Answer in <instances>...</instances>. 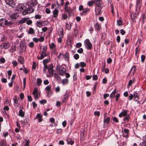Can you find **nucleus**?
I'll return each mask as SVG.
<instances>
[{"label":"nucleus","instance_id":"1","mask_svg":"<svg viewBox=\"0 0 146 146\" xmlns=\"http://www.w3.org/2000/svg\"><path fill=\"white\" fill-rule=\"evenodd\" d=\"M94 3L96 5V15L97 18V15H100V0H92V1H89L88 2V5L90 7H92L93 6Z\"/></svg>","mask_w":146,"mask_h":146},{"label":"nucleus","instance_id":"2","mask_svg":"<svg viewBox=\"0 0 146 146\" xmlns=\"http://www.w3.org/2000/svg\"><path fill=\"white\" fill-rule=\"evenodd\" d=\"M28 5L25 3L19 4L16 7V10L19 11H25L27 8Z\"/></svg>","mask_w":146,"mask_h":146},{"label":"nucleus","instance_id":"3","mask_svg":"<svg viewBox=\"0 0 146 146\" xmlns=\"http://www.w3.org/2000/svg\"><path fill=\"white\" fill-rule=\"evenodd\" d=\"M56 68L58 72L60 75L63 76L65 74L66 72V69L62 66L57 65Z\"/></svg>","mask_w":146,"mask_h":146},{"label":"nucleus","instance_id":"4","mask_svg":"<svg viewBox=\"0 0 146 146\" xmlns=\"http://www.w3.org/2000/svg\"><path fill=\"white\" fill-rule=\"evenodd\" d=\"M84 42L85 46L87 49H90L92 48V44L88 39H86L85 40Z\"/></svg>","mask_w":146,"mask_h":146},{"label":"nucleus","instance_id":"5","mask_svg":"<svg viewBox=\"0 0 146 146\" xmlns=\"http://www.w3.org/2000/svg\"><path fill=\"white\" fill-rule=\"evenodd\" d=\"M34 9L31 7H28L26 10L25 11L22 12V13L23 15H25L28 13H31L34 12Z\"/></svg>","mask_w":146,"mask_h":146},{"label":"nucleus","instance_id":"6","mask_svg":"<svg viewBox=\"0 0 146 146\" xmlns=\"http://www.w3.org/2000/svg\"><path fill=\"white\" fill-rule=\"evenodd\" d=\"M53 66H52V67H50L48 69V71L49 72V74H47L46 76L48 77H52L53 75Z\"/></svg>","mask_w":146,"mask_h":146},{"label":"nucleus","instance_id":"7","mask_svg":"<svg viewBox=\"0 0 146 146\" xmlns=\"http://www.w3.org/2000/svg\"><path fill=\"white\" fill-rule=\"evenodd\" d=\"M11 44L9 42H5L2 43L0 45L1 48L7 49L10 46Z\"/></svg>","mask_w":146,"mask_h":146},{"label":"nucleus","instance_id":"8","mask_svg":"<svg viewBox=\"0 0 146 146\" xmlns=\"http://www.w3.org/2000/svg\"><path fill=\"white\" fill-rule=\"evenodd\" d=\"M33 94L35 96V98L36 99H37L40 96V95H39V93L37 89L36 88H35L33 92Z\"/></svg>","mask_w":146,"mask_h":146},{"label":"nucleus","instance_id":"9","mask_svg":"<svg viewBox=\"0 0 146 146\" xmlns=\"http://www.w3.org/2000/svg\"><path fill=\"white\" fill-rule=\"evenodd\" d=\"M37 3V2L36 0H32L28 2V6H34L36 5Z\"/></svg>","mask_w":146,"mask_h":146},{"label":"nucleus","instance_id":"10","mask_svg":"<svg viewBox=\"0 0 146 146\" xmlns=\"http://www.w3.org/2000/svg\"><path fill=\"white\" fill-rule=\"evenodd\" d=\"M122 132L123 136L127 138L128 137L129 130L127 129H124L123 131H122Z\"/></svg>","mask_w":146,"mask_h":146},{"label":"nucleus","instance_id":"11","mask_svg":"<svg viewBox=\"0 0 146 146\" xmlns=\"http://www.w3.org/2000/svg\"><path fill=\"white\" fill-rule=\"evenodd\" d=\"M6 3L9 5L13 7L14 5V2L12 0H5Z\"/></svg>","mask_w":146,"mask_h":146},{"label":"nucleus","instance_id":"12","mask_svg":"<svg viewBox=\"0 0 146 146\" xmlns=\"http://www.w3.org/2000/svg\"><path fill=\"white\" fill-rule=\"evenodd\" d=\"M14 23V21L13 20L8 21L6 19L5 25L9 26L13 25Z\"/></svg>","mask_w":146,"mask_h":146},{"label":"nucleus","instance_id":"13","mask_svg":"<svg viewBox=\"0 0 146 146\" xmlns=\"http://www.w3.org/2000/svg\"><path fill=\"white\" fill-rule=\"evenodd\" d=\"M69 94L68 93L66 92L64 94V98L62 100V102H65L69 98Z\"/></svg>","mask_w":146,"mask_h":146},{"label":"nucleus","instance_id":"14","mask_svg":"<svg viewBox=\"0 0 146 146\" xmlns=\"http://www.w3.org/2000/svg\"><path fill=\"white\" fill-rule=\"evenodd\" d=\"M44 21H37L36 22V26L40 28L43 26L45 25V24H43L44 23Z\"/></svg>","mask_w":146,"mask_h":146},{"label":"nucleus","instance_id":"15","mask_svg":"<svg viewBox=\"0 0 146 146\" xmlns=\"http://www.w3.org/2000/svg\"><path fill=\"white\" fill-rule=\"evenodd\" d=\"M65 9L66 12L69 14L70 13L72 12V9L69 7L66 6V4L65 5Z\"/></svg>","mask_w":146,"mask_h":146},{"label":"nucleus","instance_id":"16","mask_svg":"<svg viewBox=\"0 0 146 146\" xmlns=\"http://www.w3.org/2000/svg\"><path fill=\"white\" fill-rule=\"evenodd\" d=\"M6 19L4 18H2L0 19V26L1 27L5 25Z\"/></svg>","mask_w":146,"mask_h":146},{"label":"nucleus","instance_id":"17","mask_svg":"<svg viewBox=\"0 0 146 146\" xmlns=\"http://www.w3.org/2000/svg\"><path fill=\"white\" fill-rule=\"evenodd\" d=\"M106 113L104 114V123H109L110 119L109 117H106Z\"/></svg>","mask_w":146,"mask_h":146},{"label":"nucleus","instance_id":"18","mask_svg":"<svg viewBox=\"0 0 146 146\" xmlns=\"http://www.w3.org/2000/svg\"><path fill=\"white\" fill-rule=\"evenodd\" d=\"M133 96L134 97V100L137 101L139 99V96L138 94L136 92L133 93Z\"/></svg>","mask_w":146,"mask_h":146},{"label":"nucleus","instance_id":"19","mask_svg":"<svg viewBox=\"0 0 146 146\" xmlns=\"http://www.w3.org/2000/svg\"><path fill=\"white\" fill-rule=\"evenodd\" d=\"M94 26L96 31H100V24L98 23H97L94 24Z\"/></svg>","mask_w":146,"mask_h":146},{"label":"nucleus","instance_id":"20","mask_svg":"<svg viewBox=\"0 0 146 146\" xmlns=\"http://www.w3.org/2000/svg\"><path fill=\"white\" fill-rule=\"evenodd\" d=\"M53 16L54 17H56L58 15V9L56 8H55L53 12Z\"/></svg>","mask_w":146,"mask_h":146},{"label":"nucleus","instance_id":"21","mask_svg":"<svg viewBox=\"0 0 146 146\" xmlns=\"http://www.w3.org/2000/svg\"><path fill=\"white\" fill-rule=\"evenodd\" d=\"M36 118L38 120V122H41L42 121V116L40 114H38L36 117Z\"/></svg>","mask_w":146,"mask_h":146},{"label":"nucleus","instance_id":"22","mask_svg":"<svg viewBox=\"0 0 146 146\" xmlns=\"http://www.w3.org/2000/svg\"><path fill=\"white\" fill-rule=\"evenodd\" d=\"M127 111L126 110H124L119 114V117L125 116L127 115Z\"/></svg>","mask_w":146,"mask_h":146},{"label":"nucleus","instance_id":"23","mask_svg":"<svg viewBox=\"0 0 146 146\" xmlns=\"http://www.w3.org/2000/svg\"><path fill=\"white\" fill-rule=\"evenodd\" d=\"M67 142L68 144L71 145H73L74 143V141H72L70 138H68L67 139Z\"/></svg>","mask_w":146,"mask_h":146},{"label":"nucleus","instance_id":"24","mask_svg":"<svg viewBox=\"0 0 146 146\" xmlns=\"http://www.w3.org/2000/svg\"><path fill=\"white\" fill-rule=\"evenodd\" d=\"M27 19V18H22L19 21V23L20 24H23L25 23Z\"/></svg>","mask_w":146,"mask_h":146},{"label":"nucleus","instance_id":"25","mask_svg":"<svg viewBox=\"0 0 146 146\" xmlns=\"http://www.w3.org/2000/svg\"><path fill=\"white\" fill-rule=\"evenodd\" d=\"M19 115L21 117H23L25 116V113L23 112L22 109H20L19 112Z\"/></svg>","mask_w":146,"mask_h":146},{"label":"nucleus","instance_id":"26","mask_svg":"<svg viewBox=\"0 0 146 146\" xmlns=\"http://www.w3.org/2000/svg\"><path fill=\"white\" fill-rule=\"evenodd\" d=\"M18 17V14L17 13H14L10 16V17L13 19H16Z\"/></svg>","mask_w":146,"mask_h":146},{"label":"nucleus","instance_id":"27","mask_svg":"<svg viewBox=\"0 0 146 146\" xmlns=\"http://www.w3.org/2000/svg\"><path fill=\"white\" fill-rule=\"evenodd\" d=\"M16 49V46H11V48L10 49V51L13 53L15 51Z\"/></svg>","mask_w":146,"mask_h":146},{"label":"nucleus","instance_id":"28","mask_svg":"<svg viewBox=\"0 0 146 146\" xmlns=\"http://www.w3.org/2000/svg\"><path fill=\"white\" fill-rule=\"evenodd\" d=\"M28 33L29 34H34L35 33V31L32 28L30 27L28 30Z\"/></svg>","mask_w":146,"mask_h":146},{"label":"nucleus","instance_id":"29","mask_svg":"<svg viewBox=\"0 0 146 146\" xmlns=\"http://www.w3.org/2000/svg\"><path fill=\"white\" fill-rule=\"evenodd\" d=\"M18 60L20 64H22L23 63L24 58L22 56L19 57L18 58Z\"/></svg>","mask_w":146,"mask_h":146},{"label":"nucleus","instance_id":"30","mask_svg":"<svg viewBox=\"0 0 146 146\" xmlns=\"http://www.w3.org/2000/svg\"><path fill=\"white\" fill-rule=\"evenodd\" d=\"M58 34L60 37H63V30L62 29L59 30L58 32Z\"/></svg>","mask_w":146,"mask_h":146},{"label":"nucleus","instance_id":"31","mask_svg":"<svg viewBox=\"0 0 146 146\" xmlns=\"http://www.w3.org/2000/svg\"><path fill=\"white\" fill-rule=\"evenodd\" d=\"M49 47L50 49H53L56 47V46L54 43L52 42L49 44Z\"/></svg>","mask_w":146,"mask_h":146},{"label":"nucleus","instance_id":"32","mask_svg":"<svg viewBox=\"0 0 146 146\" xmlns=\"http://www.w3.org/2000/svg\"><path fill=\"white\" fill-rule=\"evenodd\" d=\"M68 80L67 79H64L62 80V83L63 85H66L68 84Z\"/></svg>","mask_w":146,"mask_h":146},{"label":"nucleus","instance_id":"33","mask_svg":"<svg viewBox=\"0 0 146 146\" xmlns=\"http://www.w3.org/2000/svg\"><path fill=\"white\" fill-rule=\"evenodd\" d=\"M40 59H42L44 57L46 56V54L45 52H41V53L40 54Z\"/></svg>","mask_w":146,"mask_h":146},{"label":"nucleus","instance_id":"34","mask_svg":"<svg viewBox=\"0 0 146 146\" xmlns=\"http://www.w3.org/2000/svg\"><path fill=\"white\" fill-rule=\"evenodd\" d=\"M116 93V91L115 90L110 95V97L111 98H114L115 96Z\"/></svg>","mask_w":146,"mask_h":146},{"label":"nucleus","instance_id":"35","mask_svg":"<svg viewBox=\"0 0 146 146\" xmlns=\"http://www.w3.org/2000/svg\"><path fill=\"white\" fill-rule=\"evenodd\" d=\"M143 140L144 141L140 143V146H146V141L144 140L143 139Z\"/></svg>","mask_w":146,"mask_h":146},{"label":"nucleus","instance_id":"36","mask_svg":"<svg viewBox=\"0 0 146 146\" xmlns=\"http://www.w3.org/2000/svg\"><path fill=\"white\" fill-rule=\"evenodd\" d=\"M44 68L43 69V72L44 73H45L46 72V70L48 68V66L46 64L44 65Z\"/></svg>","mask_w":146,"mask_h":146},{"label":"nucleus","instance_id":"37","mask_svg":"<svg viewBox=\"0 0 146 146\" xmlns=\"http://www.w3.org/2000/svg\"><path fill=\"white\" fill-rule=\"evenodd\" d=\"M71 25L70 23L69 24L66 23V27L68 30H70L71 28Z\"/></svg>","mask_w":146,"mask_h":146},{"label":"nucleus","instance_id":"38","mask_svg":"<svg viewBox=\"0 0 146 146\" xmlns=\"http://www.w3.org/2000/svg\"><path fill=\"white\" fill-rule=\"evenodd\" d=\"M135 71V66H133L131 69L130 73L132 72L133 74L134 73Z\"/></svg>","mask_w":146,"mask_h":146},{"label":"nucleus","instance_id":"39","mask_svg":"<svg viewBox=\"0 0 146 146\" xmlns=\"http://www.w3.org/2000/svg\"><path fill=\"white\" fill-rule=\"evenodd\" d=\"M117 25L120 26L122 25V21L121 19H119L117 21Z\"/></svg>","mask_w":146,"mask_h":146},{"label":"nucleus","instance_id":"40","mask_svg":"<svg viewBox=\"0 0 146 146\" xmlns=\"http://www.w3.org/2000/svg\"><path fill=\"white\" fill-rule=\"evenodd\" d=\"M54 76L55 78H57L58 80H60V76L58 74H54Z\"/></svg>","mask_w":146,"mask_h":146},{"label":"nucleus","instance_id":"41","mask_svg":"<svg viewBox=\"0 0 146 146\" xmlns=\"http://www.w3.org/2000/svg\"><path fill=\"white\" fill-rule=\"evenodd\" d=\"M42 82V80L40 78H37V84L38 86L40 85L41 83Z\"/></svg>","mask_w":146,"mask_h":146},{"label":"nucleus","instance_id":"42","mask_svg":"<svg viewBox=\"0 0 146 146\" xmlns=\"http://www.w3.org/2000/svg\"><path fill=\"white\" fill-rule=\"evenodd\" d=\"M47 47L45 46H42V52H45L46 51Z\"/></svg>","mask_w":146,"mask_h":146},{"label":"nucleus","instance_id":"43","mask_svg":"<svg viewBox=\"0 0 146 146\" xmlns=\"http://www.w3.org/2000/svg\"><path fill=\"white\" fill-rule=\"evenodd\" d=\"M77 29V27H76V28L74 29V32L75 36H76L77 34L78 33V31Z\"/></svg>","mask_w":146,"mask_h":146},{"label":"nucleus","instance_id":"44","mask_svg":"<svg viewBox=\"0 0 146 146\" xmlns=\"http://www.w3.org/2000/svg\"><path fill=\"white\" fill-rule=\"evenodd\" d=\"M28 46L30 47H33L34 46V42H31L29 43L28 44Z\"/></svg>","mask_w":146,"mask_h":146},{"label":"nucleus","instance_id":"45","mask_svg":"<svg viewBox=\"0 0 146 146\" xmlns=\"http://www.w3.org/2000/svg\"><path fill=\"white\" fill-rule=\"evenodd\" d=\"M74 57L75 59L77 60L79 58V56L78 54H76L74 56Z\"/></svg>","mask_w":146,"mask_h":146},{"label":"nucleus","instance_id":"46","mask_svg":"<svg viewBox=\"0 0 146 146\" xmlns=\"http://www.w3.org/2000/svg\"><path fill=\"white\" fill-rule=\"evenodd\" d=\"M83 50L82 48H80L77 50L78 52L80 54L82 53L83 52Z\"/></svg>","mask_w":146,"mask_h":146},{"label":"nucleus","instance_id":"47","mask_svg":"<svg viewBox=\"0 0 146 146\" xmlns=\"http://www.w3.org/2000/svg\"><path fill=\"white\" fill-rule=\"evenodd\" d=\"M64 57L65 58H69V53L68 52H66L65 54L63 55Z\"/></svg>","mask_w":146,"mask_h":146},{"label":"nucleus","instance_id":"48","mask_svg":"<svg viewBox=\"0 0 146 146\" xmlns=\"http://www.w3.org/2000/svg\"><path fill=\"white\" fill-rule=\"evenodd\" d=\"M145 58V56L144 55H142L141 56V61L142 62H144Z\"/></svg>","mask_w":146,"mask_h":146},{"label":"nucleus","instance_id":"49","mask_svg":"<svg viewBox=\"0 0 146 146\" xmlns=\"http://www.w3.org/2000/svg\"><path fill=\"white\" fill-rule=\"evenodd\" d=\"M40 103L41 104H44L46 103V101L45 100H43L39 101Z\"/></svg>","mask_w":146,"mask_h":146},{"label":"nucleus","instance_id":"50","mask_svg":"<svg viewBox=\"0 0 146 146\" xmlns=\"http://www.w3.org/2000/svg\"><path fill=\"white\" fill-rule=\"evenodd\" d=\"M48 61L49 60L48 59H44L42 61L44 65L46 64V63L48 62Z\"/></svg>","mask_w":146,"mask_h":146},{"label":"nucleus","instance_id":"51","mask_svg":"<svg viewBox=\"0 0 146 146\" xmlns=\"http://www.w3.org/2000/svg\"><path fill=\"white\" fill-rule=\"evenodd\" d=\"M107 82V80L106 78H104L102 80V83L103 84H106Z\"/></svg>","mask_w":146,"mask_h":146},{"label":"nucleus","instance_id":"52","mask_svg":"<svg viewBox=\"0 0 146 146\" xmlns=\"http://www.w3.org/2000/svg\"><path fill=\"white\" fill-rule=\"evenodd\" d=\"M26 78H24L23 79V85L24 88H25L26 85Z\"/></svg>","mask_w":146,"mask_h":146},{"label":"nucleus","instance_id":"53","mask_svg":"<svg viewBox=\"0 0 146 146\" xmlns=\"http://www.w3.org/2000/svg\"><path fill=\"white\" fill-rule=\"evenodd\" d=\"M19 96H20V99L21 100H23V99L24 97V94L23 93H21L20 94Z\"/></svg>","mask_w":146,"mask_h":146},{"label":"nucleus","instance_id":"54","mask_svg":"<svg viewBox=\"0 0 146 146\" xmlns=\"http://www.w3.org/2000/svg\"><path fill=\"white\" fill-rule=\"evenodd\" d=\"M102 72H104L106 74H107L109 73V69L108 68H106L104 69V71H102Z\"/></svg>","mask_w":146,"mask_h":146},{"label":"nucleus","instance_id":"55","mask_svg":"<svg viewBox=\"0 0 146 146\" xmlns=\"http://www.w3.org/2000/svg\"><path fill=\"white\" fill-rule=\"evenodd\" d=\"M0 62L1 63H4L5 62V59L3 58H2L0 59Z\"/></svg>","mask_w":146,"mask_h":146},{"label":"nucleus","instance_id":"56","mask_svg":"<svg viewBox=\"0 0 146 146\" xmlns=\"http://www.w3.org/2000/svg\"><path fill=\"white\" fill-rule=\"evenodd\" d=\"M28 98V100L29 102H31L32 101V98L30 96H27Z\"/></svg>","mask_w":146,"mask_h":146},{"label":"nucleus","instance_id":"57","mask_svg":"<svg viewBox=\"0 0 146 146\" xmlns=\"http://www.w3.org/2000/svg\"><path fill=\"white\" fill-rule=\"evenodd\" d=\"M41 17V16L38 15H38H36L35 16V18L36 19H40Z\"/></svg>","mask_w":146,"mask_h":146},{"label":"nucleus","instance_id":"58","mask_svg":"<svg viewBox=\"0 0 146 146\" xmlns=\"http://www.w3.org/2000/svg\"><path fill=\"white\" fill-rule=\"evenodd\" d=\"M13 100H14V103H15V104L17 103H18V100L17 99L16 97L15 96L14 97V98H13Z\"/></svg>","mask_w":146,"mask_h":146},{"label":"nucleus","instance_id":"59","mask_svg":"<svg viewBox=\"0 0 146 146\" xmlns=\"http://www.w3.org/2000/svg\"><path fill=\"white\" fill-rule=\"evenodd\" d=\"M32 23V21L31 20H29L27 21V24L28 25H30Z\"/></svg>","mask_w":146,"mask_h":146},{"label":"nucleus","instance_id":"60","mask_svg":"<svg viewBox=\"0 0 146 146\" xmlns=\"http://www.w3.org/2000/svg\"><path fill=\"white\" fill-rule=\"evenodd\" d=\"M94 114L95 115H96L98 116H99L100 115V113L98 111H95Z\"/></svg>","mask_w":146,"mask_h":146},{"label":"nucleus","instance_id":"61","mask_svg":"<svg viewBox=\"0 0 146 146\" xmlns=\"http://www.w3.org/2000/svg\"><path fill=\"white\" fill-rule=\"evenodd\" d=\"M44 40V38L43 36H41L38 39V40L40 42H42Z\"/></svg>","mask_w":146,"mask_h":146},{"label":"nucleus","instance_id":"62","mask_svg":"<svg viewBox=\"0 0 146 146\" xmlns=\"http://www.w3.org/2000/svg\"><path fill=\"white\" fill-rule=\"evenodd\" d=\"M47 29L48 28L46 27H43L42 29V31L44 32H46Z\"/></svg>","mask_w":146,"mask_h":146},{"label":"nucleus","instance_id":"63","mask_svg":"<svg viewBox=\"0 0 146 146\" xmlns=\"http://www.w3.org/2000/svg\"><path fill=\"white\" fill-rule=\"evenodd\" d=\"M1 80L3 82L5 83L7 82V79L4 78H3L1 79Z\"/></svg>","mask_w":146,"mask_h":146},{"label":"nucleus","instance_id":"64","mask_svg":"<svg viewBox=\"0 0 146 146\" xmlns=\"http://www.w3.org/2000/svg\"><path fill=\"white\" fill-rule=\"evenodd\" d=\"M93 80H96L98 79V77L96 75H94L92 76Z\"/></svg>","mask_w":146,"mask_h":146}]
</instances>
